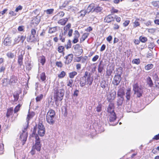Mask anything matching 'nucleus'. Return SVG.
Here are the masks:
<instances>
[{
	"label": "nucleus",
	"instance_id": "nucleus-1",
	"mask_svg": "<svg viewBox=\"0 0 159 159\" xmlns=\"http://www.w3.org/2000/svg\"><path fill=\"white\" fill-rule=\"evenodd\" d=\"M34 115V112L30 113L29 112L27 115L26 119L27 124L24 127L23 129L22 130V133L20 135V139L22 142V145H24L25 144L28 136L27 130L29 123V121L33 117Z\"/></svg>",
	"mask_w": 159,
	"mask_h": 159
},
{
	"label": "nucleus",
	"instance_id": "nucleus-2",
	"mask_svg": "<svg viewBox=\"0 0 159 159\" xmlns=\"http://www.w3.org/2000/svg\"><path fill=\"white\" fill-rule=\"evenodd\" d=\"M35 137V143L33 146L32 150L30 152L31 153L32 155H33L35 153L36 150L38 152L39 151L41 147V144H40L39 138L38 136L36 135Z\"/></svg>",
	"mask_w": 159,
	"mask_h": 159
},
{
	"label": "nucleus",
	"instance_id": "nucleus-3",
	"mask_svg": "<svg viewBox=\"0 0 159 159\" xmlns=\"http://www.w3.org/2000/svg\"><path fill=\"white\" fill-rule=\"evenodd\" d=\"M64 90L62 89H60L57 90H55L54 96L56 102L62 100L64 94Z\"/></svg>",
	"mask_w": 159,
	"mask_h": 159
},
{
	"label": "nucleus",
	"instance_id": "nucleus-4",
	"mask_svg": "<svg viewBox=\"0 0 159 159\" xmlns=\"http://www.w3.org/2000/svg\"><path fill=\"white\" fill-rule=\"evenodd\" d=\"M133 90L134 94L137 97L140 98L142 96L143 93V89L139 85L138 83H134L133 86Z\"/></svg>",
	"mask_w": 159,
	"mask_h": 159
},
{
	"label": "nucleus",
	"instance_id": "nucleus-5",
	"mask_svg": "<svg viewBox=\"0 0 159 159\" xmlns=\"http://www.w3.org/2000/svg\"><path fill=\"white\" fill-rule=\"evenodd\" d=\"M36 130H37L38 133L39 135L41 136H43L45 134V128L42 123H39L37 126V127H34V129L33 133L36 132Z\"/></svg>",
	"mask_w": 159,
	"mask_h": 159
},
{
	"label": "nucleus",
	"instance_id": "nucleus-6",
	"mask_svg": "<svg viewBox=\"0 0 159 159\" xmlns=\"http://www.w3.org/2000/svg\"><path fill=\"white\" fill-rule=\"evenodd\" d=\"M93 81V79L91 77L90 75H89L87 79L82 78L80 80V86L83 87L85 84L86 83L89 85L92 84Z\"/></svg>",
	"mask_w": 159,
	"mask_h": 159
},
{
	"label": "nucleus",
	"instance_id": "nucleus-7",
	"mask_svg": "<svg viewBox=\"0 0 159 159\" xmlns=\"http://www.w3.org/2000/svg\"><path fill=\"white\" fill-rule=\"evenodd\" d=\"M74 48V51L76 55L79 56L83 52V50L79 44H76L73 47Z\"/></svg>",
	"mask_w": 159,
	"mask_h": 159
},
{
	"label": "nucleus",
	"instance_id": "nucleus-8",
	"mask_svg": "<svg viewBox=\"0 0 159 159\" xmlns=\"http://www.w3.org/2000/svg\"><path fill=\"white\" fill-rule=\"evenodd\" d=\"M116 92L114 90L111 91L110 94L108 95L107 100L108 102H112L115 98Z\"/></svg>",
	"mask_w": 159,
	"mask_h": 159
},
{
	"label": "nucleus",
	"instance_id": "nucleus-9",
	"mask_svg": "<svg viewBox=\"0 0 159 159\" xmlns=\"http://www.w3.org/2000/svg\"><path fill=\"white\" fill-rule=\"evenodd\" d=\"M73 55L72 54H68L65 57L66 59L65 63L66 64L68 65L72 61L73 58Z\"/></svg>",
	"mask_w": 159,
	"mask_h": 159
},
{
	"label": "nucleus",
	"instance_id": "nucleus-10",
	"mask_svg": "<svg viewBox=\"0 0 159 159\" xmlns=\"http://www.w3.org/2000/svg\"><path fill=\"white\" fill-rule=\"evenodd\" d=\"M121 80V76L116 75L114 78L113 83L114 85H118L120 84Z\"/></svg>",
	"mask_w": 159,
	"mask_h": 159
},
{
	"label": "nucleus",
	"instance_id": "nucleus-11",
	"mask_svg": "<svg viewBox=\"0 0 159 159\" xmlns=\"http://www.w3.org/2000/svg\"><path fill=\"white\" fill-rule=\"evenodd\" d=\"M40 20L39 17H38V16L34 17L31 21V26H32V25L34 26L36 25L39 23Z\"/></svg>",
	"mask_w": 159,
	"mask_h": 159
},
{
	"label": "nucleus",
	"instance_id": "nucleus-12",
	"mask_svg": "<svg viewBox=\"0 0 159 159\" xmlns=\"http://www.w3.org/2000/svg\"><path fill=\"white\" fill-rule=\"evenodd\" d=\"M11 43V38L7 37L3 41V44L5 46H10Z\"/></svg>",
	"mask_w": 159,
	"mask_h": 159
},
{
	"label": "nucleus",
	"instance_id": "nucleus-13",
	"mask_svg": "<svg viewBox=\"0 0 159 159\" xmlns=\"http://www.w3.org/2000/svg\"><path fill=\"white\" fill-rule=\"evenodd\" d=\"M56 113L55 111L52 109H50L47 112L46 116L49 117L55 118Z\"/></svg>",
	"mask_w": 159,
	"mask_h": 159
},
{
	"label": "nucleus",
	"instance_id": "nucleus-14",
	"mask_svg": "<svg viewBox=\"0 0 159 159\" xmlns=\"http://www.w3.org/2000/svg\"><path fill=\"white\" fill-rule=\"evenodd\" d=\"M74 39L73 40L72 42L74 43H76L78 41V38L80 36V34L77 30H75L74 32Z\"/></svg>",
	"mask_w": 159,
	"mask_h": 159
},
{
	"label": "nucleus",
	"instance_id": "nucleus-15",
	"mask_svg": "<svg viewBox=\"0 0 159 159\" xmlns=\"http://www.w3.org/2000/svg\"><path fill=\"white\" fill-rule=\"evenodd\" d=\"M23 61V55L21 54L18 56V63L20 67L22 66L24 67Z\"/></svg>",
	"mask_w": 159,
	"mask_h": 159
},
{
	"label": "nucleus",
	"instance_id": "nucleus-16",
	"mask_svg": "<svg viewBox=\"0 0 159 159\" xmlns=\"http://www.w3.org/2000/svg\"><path fill=\"white\" fill-rule=\"evenodd\" d=\"M55 118L46 116V120L47 122L50 125H53L55 122Z\"/></svg>",
	"mask_w": 159,
	"mask_h": 159
},
{
	"label": "nucleus",
	"instance_id": "nucleus-17",
	"mask_svg": "<svg viewBox=\"0 0 159 159\" xmlns=\"http://www.w3.org/2000/svg\"><path fill=\"white\" fill-rule=\"evenodd\" d=\"M37 39L35 36L31 35L27 38V41L28 42H36Z\"/></svg>",
	"mask_w": 159,
	"mask_h": 159
},
{
	"label": "nucleus",
	"instance_id": "nucleus-18",
	"mask_svg": "<svg viewBox=\"0 0 159 159\" xmlns=\"http://www.w3.org/2000/svg\"><path fill=\"white\" fill-rule=\"evenodd\" d=\"M114 20V17L111 15H109L105 18L104 19V21L105 22L109 23L113 21Z\"/></svg>",
	"mask_w": 159,
	"mask_h": 159
},
{
	"label": "nucleus",
	"instance_id": "nucleus-19",
	"mask_svg": "<svg viewBox=\"0 0 159 159\" xmlns=\"http://www.w3.org/2000/svg\"><path fill=\"white\" fill-rule=\"evenodd\" d=\"M114 104L110 103L109 104L107 108V111L110 113H115L114 110Z\"/></svg>",
	"mask_w": 159,
	"mask_h": 159
},
{
	"label": "nucleus",
	"instance_id": "nucleus-20",
	"mask_svg": "<svg viewBox=\"0 0 159 159\" xmlns=\"http://www.w3.org/2000/svg\"><path fill=\"white\" fill-rule=\"evenodd\" d=\"M68 20L67 18L62 19L58 21V23L61 25H65Z\"/></svg>",
	"mask_w": 159,
	"mask_h": 159
},
{
	"label": "nucleus",
	"instance_id": "nucleus-21",
	"mask_svg": "<svg viewBox=\"0 0 159 159\" xmlns=\"http://www.w3.org/2000/svg\"><path fill=\"white\" fill-rule=\"evenodd\" d=\"M110 116L109 120L111 122L114 121L116 119V116L115 113H110Z\"/></svg>",
	"mask_w": 159,
	"mask_h": 159
},
{
	"label": "nucleus",
	"instance_id": "nucleus-22",
	"mask_svg": "<svg viewBox=\"0 0 159 159\" xmlns=\"http://www.w3.org/2000/svg\"><path fill=\"white\" fill-rule=\"evenodd\" d=\"M76 7L70 6L66 7V10L70 12H75L76 11Z\"/></svg>",
	"mask_w": 159,
	"mask_h": 159
},
{
	"label": "nucleus",
	"instance_id": "nucleus-23",
	"mask_svg": "<svg viewBox=\"0 0 159 159\" xmlns=\"http://www.w3.org/2000/svg\"><path fill=\"white\" fill-rule=\"evenodd\" d=\"M123 100V98L122 97H120L118 98L117 101V105L118 106H121L122 104Z\"/></svg>",
	"mask_w": 159,
	"mask_h": 159
},
{
	"label": "nucleus",
	"instance_id": "nucleus-24",
	"mask_svg": "<svg viewBox=\"0 0 159 159\" xmlns=\"http://www.w3.org/2000/svg\"><path fill=\"white\" fill-rule=\"evenodd\" d=\"M124 94V90L123 89L120 88L119 89L117 92V95L118 96L122 97Z\"/></svg>",
	"mask_w": 159,
	"mask_h": 159
},
{
	"label": "nucleus",
	"instance_id": "nucleus-25",
	"mask_svg": "<svg viewBox=\"0 0 159 159\" xmlns=\"http://www.w3.org/2000/svg\"><path fill=\"white\" fill-rule=\"evenodd\" d=\"M57 30V27L50 28L48 30V33L50 34H52L56 32Z\"/></svg>",
	"mask_w": 159,
	"mask_h": 159
},
{
	"label": "nucleus",
	"instance_id": "nucleus-26",
	"mask_svg": "<svg viewBox=\"0 0 159 159\" xmlns=\"http://www.w3.org/2000/svg\"><path fill=\"white\" fill-rule=\"evenodd\" d=\"M6 56L10 59H13L14 57V54L11 52H9L6 53Z\"/></svg>",
	"mask_w": 159,
	"mask_h": 159
},
{
	"label": "nucleus",
	"instance_id": "nucleus-27",
	"mask_svg": "<svg viewBox=\"0 0 159 159\" xmlns=\"http://www.w3.org/2000/svg\"><path fill=\"white\" fill-rule=\"evenodd\" d=\"M65 15L63 11H60L58 13L57 15L53 17V19H55L59 16H60L61 17H62L64 16Z\"/></svg>",
	"mask_w": 159,
	"mask_h": 159
},
{
	"label": "nucleus",
	"instance_id": "nucleus-28",
	"mask_svg": "<svg viewBox=\"0 0 159 159\" xmlns=\"http://www.w3.org/2000/svg\"><path fill=\"white\" fill-rule=\"evenodd\" d=\"M122 69V68L121 67H120L118 68L116 70L117 75H120V76H121L123 72Z\"/></svg>",
	"mask_w": 159,
	"mask_h": 159
},
{
	"label": "nucleus",
	"instance_id": "nucleus-29",
	"mask_svg": "<svg viewBox=\"0 0 159 159\" xmlns=\"http://www.w3.org/2000/svg\"><path fill=\"white\" fill-rule=\"evenodd\" d=\"M13 112V109L12 108H10L9 109H8L6 114V116L8 117L11 115L12 114Z\"/></svg>",
	"mask_w": 159,
	"mask_h": 159
},
{
	"label": "nucleus",
	"instance_id": "nucleus-30",
	"mask_svg": "<svg viewBox=\"0 0 159 159\" xmlns=\"http://www.w3.org/2000/svg\"><path fill=\"white\" fill-rule=\"evenodd\" d=\"M147 81L148 84L149 85V86L150 87H152L153 85V83L152 80L151 78L148 77L147 79Z\"/></svg>",
	"mask_w": 159,
	"mask_h": 159
},
{
	"label": "nucleus",
	"instance_id": "nucleus-31",
	"mask_svg": "<svg viewBox=\"0 0 159 159\" xmlns=\"http://www.w3.org/2000/svg\"><path fill=\"white\" fill-rule=\"evenodd\" d=\"M107 86V84L105 80H103L101 81V86L103 89H105Z\"/></svg>",
	"mask_w": 159,
	"mask_h": 159
},
{
	"label": "nucleus",
	"instance_id": "nucleus-32",
	"mask_svg": "<svg viewBox=\"0 0 159 159\" xmlns=\"http://www.w3.org/2000/svg\"><path fill=\"white\" fill-rule=\"evenodd\" d=\"M77 75V72H76L75 71H72L69 73V77L70 78L72 79Z\"/></svg>",
	"mask_w": 159,
	"mask_h": 159
},
{
	"label": "nucleus",
	"instance_id": "nucleus-33",
	"mask_svg": "<svg viewBox=\"0 0 159 159\" xmlns=\"http://www.w3.org/2000/svg\"><path fill=\"white\" fill-rule=\"evenodd\" d=\"M49 156L48 155H41L39 156L38 157V159H48Z\"/></svg>",
	"mask_w": 159,
	"mask_h": 159
},
{
	"label": "nucleus",
	"instance_id": "nucleus-34",
	"mask_svg": "<svg viewBox=\"0 0 159 159\" xmlns=\"http://www.w3.org/2000/svg\"><path fill=\"white\" fill-rule=\"evenodd\" d=\"M66 36L63 35V34H60L59 38L60 40L62 42H64L65 41V38H66Z\"/></svg>",
	"mask_w": 159,
	"mask_h": 159
},
{
	"label": "nucleus",
	"instance_id": "nucleus-35",
	"mask_svg": "<svg viewBox=\"0 0 159 159\" xmlns=\"http://www.w3.org/2000/svg\"><path fill=\"white\" fill-rule=\"evenodd\" d=\"M104 66L101 63V62H100V63L98 65V71L100 73H101L103 69Z\"/></svg>",
	"mask_w": 159,
	"mask_h": 159
},
{
	"label": "nucleus",
	"instance_id": "nucleus-36",
	"mask_svg": "<svg viewBox=\"0 0 159 159\" xmlns=\"http://www.w3.org/2000/svg\"><path fill=\"white\" fill-rule=\"evenodd\" d=\"M89 34V33H84L80 39V41H84L87 38Z\"/></svg>",
	"mask_w": 159,
	"mask_h": 159
},
{
	"label": "nucleus",
	"instance_id": "nucleus-37",
	"mask_svg": "<svg viewBox=\"0 0 159 159\" xmlns=\"http://www.w3.org/2000/svg\"><path fill=\"white\" fill-rule=\"evenodd\" d=\"M86 13H87V12H86L85 10H81L79 13V16L80 17H83L85 16Z\"/></svg>",
	"mask_w": 159,
	"mask_h": 159
},
{
	"label": "nucleus",
	"instance_id": "nucleus-38",
	"mask_svg": "<svg viewBox=\"0 0 159 159\" xmlns=\"http://www.w3.org/2000/svg\"><path fill=\"white\" fill-rule=\"evenodd\" d=\"M94 6L93 5H90L89 6L87 9L86 11L87 13H89L93 9Z\"/></svg>",
	"mask_w": 159,
	"mask_h": 159
},
{
	"label": "nucleus",
	"instance_id": "nucleus-39",
	"mask_svg": "<svg viewBox=\"0 0 159 159\" xmlns=\"http://www.w3.org/2000/svg\"><path fill=\"white\" fill-rule=\"evenodd\" d=\"M130 89H129L127 90L126 93V97L128 100H129L130 99Z\"/></svg>",
	"mask_w": 159,
	"mask_h": 159
},
{
	"label": "nucleus",
	"instance_id": "nucleus-40",
	"mask_svg": "<svg viewBox=\"0 0 159 159\" xmlns=\"http://www.w3.org/2000/svg\"><path fill=\"white\" fill-rule=\"evenodd\" d=\"M39 60L42 65H43L45 62V57L43 56L40 57Z\"/></svg>",
	"mask_w": 159,
	"mask_h": 159
},
{
	"label": "nucleus",
	"instance_id": "nucleus-41",
	"mask_svg": "<svg viewBox=\"0 0 159 159\" xmlns=\"http://www.w3.org/2000/svg\"><path fill=\"white\" fill-rule=\"evenodd\" d=\"M40 77L42 81H44L46 80V76L44 72H43L40 74Z\"/></svg>",
	"mask_w": 159,
	"mask_h": 159
},
{
	"label": "nucleus",
	"instance_id": "nucleus-42",
	"mask_svg": "<svg viewBox=\"0 0 159 159\" xmlns=\"http://www.w3.org/2000/svg\"><path fill=\"white\" fill-rule=\"evenodd\" d=\"M66 75V73L64 71H63L58 75V77L60 78H62L64 77Z\"/></svg>",
	"mask_w": 159,
	"mask_h": 159
},
{
	"label": "nucleus",
	"instance_id": "nucleus-43",
	"mask_svg": "<svg viewBox=\"0 0 159 159\" xmlns=\"http://www.w3.org/2000/svg\"><path fill=\"white\" fill-rule=\"evenodd\" d=\"M17 81V78L16 77L13 76H12L11 77L10 80V82L11 83H15Z\"/></svg>",
	"mask_w": 159,
	"mask_h": 159
},
{
	"label": "nucleus",
	"instance_id": "nucleus-44",
	"mask_svg": "<svg viewBox=\"0 0 159 159\" xmlns=\"http://www.w3.org/2000/svg\"><path fill=\"white\" fill-rule=\"evenodd\" d=\"M139 39L140 41L143 43H145L147 40V39L146 37L142 36L140 37Z\"/></svg>",
	"mask_w": 159,
	"mask_h": 159
},
{
	"label": "nucleus",
	"instance_id": "nucleus-45",
	"mask_svg": "<svg viewBox=\"0 0 159 159\" xmlns=\"http://www.w3.org/2000/svg\"><path fill=\"white\" fill-rule=\"evenodd\" d=\"M54 9L53 8L48 9L45 11L47 14H51L53 13L54 11Z\"/></svg>",
	"mask_w": 159,
	"mask_h": 159
},
{
	"label": "nucleus",
	"instance_id": "nucleus-46",
	"mask_svg": "<svg viewBox=\"0 0 159 159\" xmlns=\"http://www.w3.org/2000/svg\"><path fill=\"white\" fill-rule=\"evenodd\" d=\"M153 67V65L152 64H148L145 66V69L148 70L152 68Z\"/></svg>",
	"mask_w": 159,
	"mask_h": 159
},
{
	"label": "nucleus",
	"instance_id": "nucleus-47",
	"mask_svg": "<svg viewBox=\"0 0 159 159\" xmlns=\"http://www.w3.org/2000/svg\"><path fill=\"white\" fill-rule=\"evenodd\" d=\"M64 49V47L63 46H59L58 48V51L59 53H62Z\"/></svg>",
	"mask_w": 159,
	"mask_h": 159
},
{
	"label": "nucleus",
	"instance_id": "nucleus-48",
	"mask_svg": "<svg viewBox=\"0 0 159 159\" xmlns=\"http://www.w3.org/2000/svg\"><path fill=\"white\" fill-rule=\"evenodd\" d=\"M102 9V7H98L95 8L94 9L93 11L97 12H98L101 11Z\"/></svg>",
	"mask_w": 159,
	"mask_h": 159
},
{
	"label": "nucleus",
	"instance_id": "nucleus-49",
	"mask_svg": "<svg viewBox=\"0 0 159 159\" xmlns=\"http://www.w3.org/2000/svg\"><path fill=\"white\" fill-rule=\"evenodd\" d=\"M43 95L42 94H40L39 96L37 97L36 98V102L40 101L43 98Z\"/></svg>",
	"mask_w": 159,
	"mask_h": 159
},
{
	"label": "nucleus",
	"instance_id": "nucleus-50",
	"mask_svg": "<svg viewBox=\"0 0 159 159\" xmlns=\"http://www.w3.org/2000/svg\"><path fill=\"white\" fill-rule=\"evenodd\" d=\"M73 81L72 80L70 79L69 80L68 82L67 83V85L69 86L71 88L73 86Z\"/></svg>",
	"mask_w": 159,
	"mask_h": 159
},
{
	"label": "nucleus",
	"instance_id": "nucleus-51",
	"mask_svg": "<svg viewBox=\"0 0 159 159\" xmlns=\"http://www.w3.org/2000/svg\"><path fill=\"white\" fill-rule=\"evenodd\" d=\"M20 106L21 105L19 104L15 107L14 109V113H16L18 111Z\"/></svg>",
	"mask_w": 159,
	"mask_h": 159
},
{
	"label": "nucleus",
	"instance_id": "nucleus-52",
	"mask_svg": "<svg viewBox=\"0 0 159 159\" xmlns=\"http://www.w3.org/2000/svg\"><path fill=\"white\" fill-rule=\"evenodd\" d=\"M140 60L139 59H134L132 61V63L138 65L139 64Z\"/></svg>",
	"mask_w": 159,
	"mask_h": 159
},
{
	"label": "nucleus",
	"instance_id": "nucleus-53",
	"mask_svg": "<svg viewBox=\"0 0 159 159\" xmlns=\"http://www.w3.org/2000/svg\"><path fill=\"white\" fill-rule=\"evenodd\" d=\"M71 27V24H68L66 25L65 26L64 28V30L65 31H67Z\"/></svg>",
	"mask_w": 159,
	"mask_h": 159
},
{
	"label": "nucleus",
	"instance_id": "nucleus-54",
	"mask_svg": "<svg viewBox=\"0 0 159 159\" xmlns=\"http://www.w3.org/2000/svg\"><path fill=\"white\" fill-rule=\"evenodd\" d=\"M13 97L14 98V101H16L18 100L19 98V95L17 93L14 94L13 95Z\"/></svg>",
	"mask_w": 159,
	"mask_h": 159
},
{
	"label": "nucleus",
	"instance_id": "nucleus-55",
	"mask_svg": "<svg viewBox=\"0 0 159 159\" xmlns=\"http://www.w3.org/2000/svg\"><path fill=\"white\" fill-rule=\"evenodd\" d=\"M152 5L154 7L158 8V1H153L152 2Z\"/></svg>",
	"mask_w": 159,
	"mask_h": 159
},
{
	"label": "nucleus",
	"instance_id": "nucleus-56",
	"mask_svg": "<svg viewBox=\"0 0 159 159\" xmlns=\"http://www.w3.org/2000/svg\"><path fill=\"white\" fill-rule=\"evenodd\" d=\"M20 41V36H18L16 38L14 39V44L18 43Z\"/></svg>",
	"mask_w": 159,
	"mask_h": 159
},
{
	"label": "nucleus",
	"instance_id": "nucleus-57",
	"mask_svg": "<svg viewBox=\"0 0 159 159\" xmlns=\"http://www.w3.org/2000/svg\"><path fill=\"white\" fill-rule=\"evenodd\" d=\"M71 41L70 40H69L68 42L67 43V44L66 45V48L68 49L71 48Z\"/></svg>",
	"mask_w": 159,
	"mask_h": 159
},
{
	"label": "nucleus",
	"instance_id": "nucleus-58",
	"mask_svg": "<svg viewBox=\"0 0 159 159\" xmlns=\"http://www.w3.org/2000/svg\"><path fill=\"white\" fill-rule=\"evenodd\" d=\"M102 107L101 105H98L96 107V111L98 112H100L102 111Z\"/></svg>",
	"mask_w": 159,
	"mask_h": 159
},
{
	"label": "nucleus",
	"instance_id": "nucleus-59",
	"mask_svg": "<svg viewBox=\"0 0 159 159\" xmlns=\"http://www.w3.org/2000/svg\"><path fill=\"white\" fill-rule=\"evenodd\" d=\"M26 67L27 70H30L31 68V64L29 62H28L26 65Z\"/></svg>",
	"mask_w": 159,
	"mask_h": 159
},
{
	"label": "nucleus",
	"instance_id": "nucleus-60",
	"mask_svg": "<svg viewBox=\"0 0 159 159\" xmlns=\"http://www.w3.org/2000/svg\"><path fill=\"white\" fill-rule=\"evenodd\" d=\"M56 65L58 67H61L62 66V64L61 61H57L56 63Z\"/></svg>",
	"mask_w": 159,
	"mask_h": 159
},
{
	"label": "nucleus",
	"instance_id": "nucleus-61",
	"mask_svg": "<svg viewBox=\"0 0 159 159\" xmlns=\"http://www.w3.org/2000/svg\"><path fill=\"white\" fill-rule=\"evenodd\" d=\"M31 35L35 36L36 34V30L34 29H32L31 30Z\"/></svg>",
	"mask_w": 159,
	"mask_h": 159
},
{
	"label": "nucleus",
	"instance_id": "nucleus-62",
	"mask_svg": "<svg viewBox=\"0 0 159 159\" xmlns=\"http://www.w3.org/2000/svg\"><path fill=\"white\" fill-rule=\"evenodd\" d=\"M19 36L20 40L21 41V43H23L26 38V37L25 36Z\"/></svg>",
	"mask_w": 159,
	"mask_h": 159
},
{
	"label": "nucleus",
	"instance_id": "nucleus-63",
	"mask_svg": "<svg viewBox=\"0 0 159 159\" xmlns=\"http://www.w3.org/2000/svg\"><path fill=\"white\" fill-rule=\"evenodd\" d=\"M98 57L99 56L98 55H95L92 58V61L93 62H95L97 60L98 58Z\"/></svg>",
	"mask_w": 159,
	"mask_h": 159
},
{
	"label": "nucleus",
	"instance_id": "nucleus-64",
	"mask_svg": "<svg viewBox=\"0 0 159 159\" xmlns=\"http://www.w3.org/2000/svg\"><path fill=\"white\" fill-rule=\"evenodd\" d=\"M129 22L130 21L129 20H126L124 22L123 24L124 26H125V27L127 26L129 24Z\"/></svg>",
	"mask_w": 159,
	"mask_h": 159
}]
</instances>
